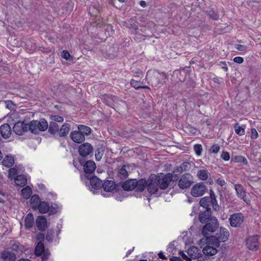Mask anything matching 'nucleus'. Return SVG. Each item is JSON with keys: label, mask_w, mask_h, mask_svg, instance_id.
<instances>
[{"label": "nucleus", "mask_w": 261, "mask_h": 261, "mask_svg": "<svg viewBox=\"0 0 261 261\" xmlns=\"http://www.w3.org/2000/svg\"><path fill=\"white\" fill-rule=\"evenodd\" d=\"M229 236V231L225 228L220 227L219 233L216 236H210L208 239V243H211L216 247H219L220 243L226 241Z\"/></svg>", "instance_id": "1"}, {"label": "nucleus", "mask_w": 261, "mask_h": 261, "mask_svg": "<svg viewBox=\"0 0 261 261\" xmlns=\"http://www.w3.org/2000/svg\"><path fill=\"white\" fill-rule=\"evenodd\" d=\"M218 221L216 217L212 218L211 219L205 223L202 228L201 232L204 237L206 238L208 242V239L210 238L209 232H215L218 227Z\"/></svg>", "instance_id": "2"}, {"label": "nucleus", "mask_w": 261, "mask_h": 261, "mask_svg": "<svg viewBox=\"0 0 261 261\" xmlns=\"http://www.w3.org/2000/svg\"><path fill=\"white\" fill-rule=\"evenodd\" d=\"M35 254L37 256L41 255V261H52L49 259L50 253L48 249H45L44 244L42 242H38L35 249Z\"/></svg>", "instance_id": "3"}, {"label": "nucleus", "mask_w": 261, "mask_h": 261, "mask_svg": "<svg viewBox=\"0 0 261 261\" xmlns=\"http://www.w3.org/2000/svg\"><path fill=\"white\" fill-rule=\"evenodd\" d=\"M166 75L164 73H160L158 71L152 72V76L150 79L151 85L155 87H160L163 83L165 82Z\"/></svg>", "instance_id": "4"}, {"label": "nucleus", "mask_w": 261, "mask_h": 261, "mask_svg": "<svg viewBox=\"0 0 261 261\" xmlns=\"http://www.w3.org/2000/svg\"><path fill=\"white\" fill-rule=\"evenodd\" d=\"M173 174L168 173L166 174L160 173V175L156 176L157 180H159L160 188L162 190H165L168 187L169 184L173 178Z\"/></svg>", "instance_id": "5"}, {"label": "nucleus", "mask_w": 261, "mask_h": 261, "mask_svg": "<svg viewBox=\"0 0 261 261\" xmlns=\"http://www.w3.org/2000/svg\"><path fill=\"white\" fill-rule=\"evenodd\" d=\"M193 182V176L190 173H185L178 180V186L181 189L185 190L190 188Z\"/></svg>", "instance_id": "6"}, {"label": "nucleus", "mask_w": 261, "mask_h": 261, "mask_svg": "<svg viewBox=\"0 0 261 261\" xmlns=\"http://www.w3.org/2000/svg\"><path fill=\"white\" fill-rule=\"evenodd\" d=\"M159 180L156 175H151L147 180V190L151 194H155L160 188Z\"/></svg>", "instance_id": "7"}, {"label": "nucleus", "mask_w": 261, "mask_h": 261, "mask_svg": "<svg viewBox=\"0 0 261 261\" xmlns=\"http://www.w3.org/2000/svg\"><path fill=\"white\" fill-rule=\"evenodd\" d=\"M206 190V187L202 182H198L195 184L191 189V194L195 197L202 196Z\"/></svg>", "instance_id": "8"}, {"label": "nucleus", "mask_w": 261, "mask_h": 261, "mask_svg": "<svg viewBox=\"0 0 261 261\" xmlns=\"http://www.w3.org/2000/svg\"><path fill=\"white\" fill-rule=\"evenodd\" d=\"M244 217L241 213H234L230 216L229 220L231 226L240 227L244 221Z\"/></svg>", "instance_id": "9"}, {"label": "nucleus", "mask_w": 261, "mask_h": 261, "mask_svg": "<svg viewBox=\"0 0 261 261\" xmlns=\"http://www.w3.org/2000/svg\"><path fill=\"white\" fill-rule=\"evenodd\" d=\"M78 151L81 156L86 157L93 153V147L91 144L84 143L80 145Z\"/></svg>", "instance_id": "10"}, {"label": "nucleus", "mask_w": 261, "mask_h": 261, "mask_svg": "<svg viewBox=\"0 0 261 261\" xmlns=\"http://www.w3.org/2000/svg\"><path fill=\"white\" fill-rule=\"evenodd\" d=\"M28 123L23 121H18L14 124L13 130L17 135H22L24 133L28 131Z\"/></svg>", "instance_id": "11"}, {"label": "nucleus", "mask_w": 261, "mask_h": 261, "mask_svg": "<svg viewBox=\"0 0 261 261\" xmlns=\"http://www.w3.org/2000/svg\"><path fill=\"white\" fill-rule=\"evenodd\" d=\"M80 164L84 166V171L85 174L87 175H90V174L94 172L96 165L95 163L92 161H87L84 165V161L82 160H79Z\"/></svg>", "instance_id": "12"}, {"label": "nucleus", "mask_w": 261, "mask_h": 261, "mask_svg": "<svg viewBox=\"0 0 261 261\" xmlns=\"http://www.w3.org/2000/svg\"><path fill=\"white\" fill-rule=\"evenodd\" d=\"M234 188L237 196L240 199L243 200L246 203H247L248 200L246 198V192L243 186L239 184H235L234 185Z\"/></svg>", "instance_id": "13"}, {"label": "nucleus", "mask_w": 261, "mask_h": 261, "mask_svg": "<svg viewBox=\"0 0 261 261\" xmlns=\"http://www.w3.org/2000/svg\"><path fill=\"white\" fill-rule=\"evenodd\" d=\"M246 245L249 250H257L258 247V236H250L246 240Z\"/></svg>", "instance_id": "14"}, {"label": "nucleus", "mask_w": 261, "mask_h": 261, "mask_svg": "<svg viewBox=\"0 0 261 261\" xmlns=\"http://www.w3.org/2000/svg\"><path fill=\"white\" fill-rule=\"evenodd\" d=\"M36 227L37 229L44 231L47 227V219L44 216H39L36 220Z\"/></svg>", "instance_id": "15"}, {"label": "nucleus", "mask_w": 261, "mask_h": 261, "mask_svg": "<svg viewBox=\"0 0 261 261\" xmlns=\"http://www.w3.org/2000/svg\"><path fill=\"white\" fill-rule=\"evenodd\" d=\"M87 178L89 179L90 186L92 189L97 190L102 188V181L96 176L87 175Z\"/></svg>", "instance_id": "16"}, {"label": "nucleus", "mask_w": 261, "mask_h": 261, "mask_svg": "<svg viewBox=\"0 0 261 261\" xmlns=\"http://www.w3.org/2000/svg\"><path fill=\"white\" fill-rule=\"evenodd\" d=\"M212 218L211 208H208L203 212H200L198 216L199 220L201 223H205Z\"/></svg>", "instance_id": "17"}, {"label": "nucleus", "mask_w": 261, "mask_h": 261, "mask_svg": "<svg viewBox=\"0 0 261 261\" xmlns=\"http://www.w3.org/2000/svg\"><path fill=\"white\" fill-rule=\"evenodd\" d=\"M71 139L75 143H81L85 141V138L81 132L78 130L71 132L70 135Z\"/></svg>", "instance_id": "18"}, {"label": "nucleus", "mask_w": 261, "mask_h": 261, "mask_svg": "<svg viewBox=\"0 0 261 261\" xmlns=\"http://www.w3.org/2000/svg\"><path fill=\"white\" fill-rule=\"evenodd\" d=\"M0 133L4 139L9 138L12 133L11 128L8 123H4L0 126Z\"/></svg>", "instance_id": "19"}, {"label": "nucleus", "mask_w": 261, "mask_h": 261, "mask_svg": "<svg viewBox=\"0 0 261 261\" xmlns=\"http://www.w3.org/2000/svg\"><path fill=\"white\" fill-rule=\"evenodd\" d=\"M1 258L3 261H15L16 254L12 251L4 250L1 253Z\"/></svg>", "instance_id": "20"}, {"label": "nucleus", "mask_w": 261, "mask_h": 261, "mask_svg": "<svg viewBox=\"0 0 261 261\" xmlns=\"http://www.w3.org/2000/svg\"><path fill=\"white\" fill-rule=\"evenodd\" d=\"M137 183V179H129L123 183L122 188L125 191L135 190Z\"/></svg>", "instance_id": "21"}, {"label": "nucleus", "mask_w": 261, "mask_h": 261, "mask_svg": "<svg viewBox=\"0 0 261 261\" xmlns=\"http://www.w3.org/2000/svg\"><path fill=\"white\" fill-rule=\"evenodd\" d=\"M188 255L191 258H199L201 255L200 250L196 247H190L187 250Z\"/></svg>", "instance_id": "22"}, {"label": "nucleus", "mask_w": 261, "mask_h": 261, "mask_svg": "<svg viewBox=\"0 0 261 261\" xmlns=\"http://www.w3.org/2000/svg\"><path fill=\"white\" fill-rule=\"evenodd\" d=\"M24 227L27 229H30L34 224V218L32 213L28 214L24 218Z\"/></svg>", "instance_id": "23"}, {"label": "nucleus", "mask_w": 261, "mask_h": 261, "mask_svg": "<svg viewBox=\"0 0 261 261\" xmlns=\"http://www.w3.org/2000/svg\"><path fill=\"white\" fill-rule=\"evenodd\" d=\"M15 162V158L14 155L12 154L6 155L3 159L2 163L4 166L10 168L13 166Z\"/></svg>", "instance_id": "24"}, {"label": "nucleus", "mask_w": 261, "mask_h": 261, "mask_svg": "<svg viewBox=\"0 0 261 261\" xmlns=\"http://www.w3.org/2000/svg\"><path fill=\"white\" fill-rule=\"evenodd\" d=\"M191 164L188 162H183L180 166H177L173 171V173H181L184 171H189L191 169Z\"/></svg>", "instance_id": "25"}, {"label": "nucleus", "mask_w": 261, "mask_h": 261, "mask_svg": "<svg viewBox=\"0 0 261 261\" xmlns=\"http://www.w3.org/2000/svg\"><path fill=\"white\" fill-rule=\"evenodd\" d=\"M71 129V125L69 123H65L61 128H59L58 135L60 137L67 136Z\"/></svg>", "instance_id": "26"}, {"label": "nucleus", "mask_w": 261, "mask_h": 261, "mask_svg": "<svg viewBox=\"0 0 261 261\" xmlns=\"http://www.w3.org/2000/svg\"><path fill=\"white\" fill-rule=\"evenodd\" d=\"M202 251L206 256H213L215 255L218 251L215 247L207 245L203 248Z\"/></svg>", "instance_id": "27"}, {"label": "nucleus", "mask_w": 261, "mask_h": 261, "mask_svg": "<svg viewBox=\"0 0 261 261\" xmlns=\"http://www.w3.org/2000/svg\"><path fill=\"white\" fill-rule=\"evenodd\" d=\"M102 187L105 192H112L115 187V182L112 180H106L102 184Z\"/></svg>", "instance_id": "28"}, {"label": "nucleus", "mask_w": 261, "mask_h": 261, "mask_svg": "<svg viewBox=\"0 0 261 261\" xmlns=\"http://www.w3.org/2000/svg\"><path fill=\"white\" fill-rule=\"evenodd\" d=\"M38 124H39L38 122V120H32L29 123H28L27 127L28 128V131L30 130L32 134H38L39 130L37 128L38 125Z\"/></svg>", "instance_id": "29"}, {"label": "nucleus", "mask_w": 261, "mask_h": 261, "mask_svg": "<svg viewBox=\"0 0 261 261\" xmlns=\"http://www.w3.org/2000/svg\"><path fill=\"white\" fill-rule=\"evenodd\" d=\"M137 184L135 187V190L137 192H142L147 186V180L142 178L139 180H137Z\"/></svg>", "instance_id": "30"}, {"label": "nucleus", "mask_w": 261, "mask_h": 261, "mask_svg": "<svg viewBox=\"0 0 261 261\" xmlns=\"http://www.w3.org/2000/svg\"><path fill=\"white\" fill-rule=\"evenodd\" d=\"M142 82H141L140 80H137L135 79H132L130 81L131 86L136 89H149V87L148 86H143L142 85Z\"/></svg>", "instance_id": "31"}, {"label": "nucleus", "mask_w": 261, "mask_h": 261, "mask_svg": "<svg viewBox=\"0 0 261 261\" xmlns=\"http://www.w3.org/2000/svg\"><path fill=\"white\" fill-rule=\"evenodd\" d=\"M48 131L51 135H55L59 131V125L54 121H51L48 124Z\"/></svg>", "instance_id": "32"}, {"label": "nucleus", "mask_w": 261, "mask_h": 261, "mask_svg": "<svg viewBox=\"0 0 261 261\" xmlns=\"http://www.w3.org/2000/svg\"><path fill=\"white\" fill-rule=\"evenodd\" d=\"M210 173L206 169H201L198 171L197 173V177L202 180H206L208 179Z\"/></svg>", "instance_id": "33"}, {"label": "nucleus", "mask_w": 261, "mask_h": 261, "mask_svg": "<svg viewBox=\"0 0 261 261\" xmlns=\"http://www.w3.org/2000/svg\"><path fill=\"white\" fill-rule=\"evenodd\" d=\"M40 202V198L37 195H33L30 199V203L32 208L34 210H37Z\"/></svg>", "instance_id": "34"}, {"label": "nucleus", "mask_w": 261, "mask_h": 261, "mask_svg": "<svg viewBox=\"0 0 261 261\" xmlns=\"http://www.w3.org/2000/svg\"><path fill=\"white\" fill-rule=\"evenodd\" d=\"M14 179L16 184L20 187H23L27 184V178L24 175H17Z\"/></svg>", "instance_id": "35"}, {"label": "nucleus", "mask_w": 261, "mask_h": 261, "mask_svg": "<svg viewBox=\"0 0 261 261\" xmlns=\"http://www.w3.org/2000/svg\"><path fill=\"white\" fill-rule=\"evenodd\" d=\"M37 209H38L40 213L46 214L49 210V203L45 201L40 202Z\"/></svg>", "instance_id": "36"}, {"label": "nucleus", "mask_w": 261, "mask_h": 261, "mask_svg": "<svg viewBox=\"0 0 261 261\" xmlns=\"http://www.w3.org/2000/svg\"><path fill=\"white\" fill-rule=\"evenodd\" d=\"M210 201L211 198L207 196H205L200 200L199 204L201 206L203 207V208H205V210H207L208 208H211V207H210L211 203Z\"/></svg>", "instance_id": "37"}, {"label": "nucleus", "mask_w": 261, "mask_h": 261, "mask_svg": "<svg viewBox=\"0 0 261 261\" xmlns=\"http://www.w3.org/2000/svg\"><path fill=\"white\" fill-rule=\"evenodd\" d=\"M129 167L126 165H123L117 173L118 176L121 178H125L128 176V172L126 170Z\"/></svg>", "instance_id": "38"}, {"label": "nucleus", "mask_w": 261, "mask_h": 261, "mask_svg": "<svg viewBox=\"0 0 261 261\" xmlns=\"http://www.w3.org/2000/svg\"><path fill=\"white\" fill-rule=\"evenodd\" d=\"M233 127L234 128L235 132L237 135L239 136H242L245 134V129L246 127V125H243L241 126L239 125L238 123H237L234 125Z\"/></svg>", "instance_id": "39"}, {"label": "nucleus", "mask_w": 261, "mask_h": 261, "mask_svg": "<svg viewBox=\"0 0 261 261\" xmlns=\"http://www.w3.org/2000/svg\"><path fill=\"white\" fill-rule=\"evenodd\" d=\"M78 130L84 135H89L91 133V128L89 126L84 125H79L78 126Z\"/></svg>", "instance_id": "40"}, {"label": "nucleus", "mask_w": 261, "mask_h": 261, "mask_svg": "<svg viewBox=\"0 0 261 261\" xmlns=\"http://www.w3.org/2000/svg\"><path fill=\"white\" fill-rule=\"evenodd\" d=\"M38 122L40 124H38V125L37 128L39 131H45L48 127L47 122L44 119H41L40 121H38Z\"/></svg>", "instance_id": "41"}, {"label": "nucleus", "mask_w": 261, "mask_h": 261, "mask_svg": "<svg viewBox=\"0 0 261 261\" xmlns=\"http://www.w3.org/2000/svg\"><path fill=\"white\" fill-rule=\"evenodd\" d=\"M18 172V167L15 166L13 168H11L8 170V177L11 179L15 178V176L17 174Z\"/></svg>", "instance_id": "42"}, {"label": "nucleus", "mask_w": 261, "mask_h": 261, "mask_svg": "<svg viewBox=\"0 0 261 261\" xmlns=\"http://www.w3.org/2000/svg\"><path fill=\"white\" fill-rule=\"evenodd\" d=\"M232 160L237 163H242L245 165H248V161L247 159L243 156L237 155L232 158Z\"/></svg>", "instance_id": "43"}, {"label": "nucleus", "mask_w": 261, "mask_h": 261, "mask_svg": "<svg viewBox=\"0 0 261 261\" xmlns=\"http://www.w3.org/2000/svg\"><path fill=\"white\" fill-rule=\"evenodd\" d=\"M61 208V205L57 203L52 204L50 206H49V214L50 215H54L57 213L59 212V210Z\"/></svg>", "instance_id": "44"}, {"label": "nucleus", "mask_w": 261, "mask_h": 261, "mask_svg": "<svg viewBox=\"0 0 261 261\" xmlns=\"http://www.w3.org/2000/svg\"><path fill=\"white\" fill-rule=\"evenodd\" d=\"M21 194L23 198L28 199L32 194V190L29 186H27L22 189Z\"/></svg>", "instance_id": "45"}, {"label": "nucleus", "mask_w": 261, "mask_h": 261, "mask_svg": "<svg viewBox=\"0 0 261 261\" xmlns=\"http://www.w3.org/2000/svg\"><path fill=\"white\" fill-rule=\"evenodd\" d=\"M211 203L213 209L214 211L218 212L220 210V207L218 204V201L216 199V197L211 198Z\"/></svg>", "instance_id": "46"}, {"label": "nucleus", "mask_w": 261, "mask_h": 261, "mask_svg": "<svg viewBox=\"0 0 261 261\" xmlns=\"http://www.w3.org/2000/svg\"><path fill=\"white\" fill-rule=\"evenodd\" d=\"M50 119L54 122H62L64 121L63 117L58 115H51L49 116Z\"/></svg>", "instance_id": "47"}, {"label": "nucleus", "mask_w": 261, "mask_h": 261, "mask_svg": "<svg viewBox=\"0 0 261 261\" xmlns=\"http://www.w3.org/2000/svg\"><path fill=\"white\" fill-rule=\"evenodd\" d=\"M194 150L196 155L198 156H200L201 154L202 146L201 144H195L194 146Z\"/></svg>", "instance_id": "48"}, {"label": "nucleus", "mask_w": 261, "mask_h": 261, "mask_svg": "<svg viewBox=\"0 0 261 261\" xmlns=\"http://www.w3.org/2000/svg\"><path fill=\"white\" fill-rule=\"evenodd\" d=\"M54 234V230L53 229H48L47 231L46 236V239L48 242H51L53 241V237Z\"/></svg>", "instance_id": "49"}, {"label": "nucleus", "mask_w": 261, "mask_h": 261, "mask_svg": "<svg viewBox=\"0 0 261 261\" xmlns=\"http://www.w3.org/2000/svg\"><path fill=\"white\" fill-rule=\"evenodd\" d=\"M4 102L6 105V108H7L10 110H12L14 109L15 105L12 100H4Z\"/></svg>", "instance_id": "50"}, {"label": "nucleus", "mask_w": 261, "mask_h": 261, "mask_svg": "<svg viewBox=\"0 0 261 261\" xmlns=\"http://www.w3.org/2000/svg\"><path fill=\"white\" fill-rule=\"evenodd\" d=\"M220 147L218 144L213 145L209 150L210 153H217L220 150Z\"/></svg>", "instance_id": "51"}, {"label": "nucleus", "mask_w": 261, "mask_h": 261, "mask_svg": "<svg viewBox=\"0 0 261 261\" xmlns=\"http://www.w3.org/2000/svg\"><path fill=\"white\" fill-rule=\"evenodd\" d=\"M222 158L225 161H228L230 159V154L228 152L223 151L221 155Z\"/></svg>", "instance_id": "52"}, {"label": "nucleus", "mask_w": 261, "mask_h": 261, "mask_svg": "<svg viewBox=\"0 0 261 261\" xmlns=\"http://www.w3.org/2000/svg\"><path fill=\"white\" fill-rule=\"evenodd\" d=\"M210 17L214 20H218L219 19V15L214 11L210 10L208 12Z\"/></svg>", "instance_id": "53"}, {"label": "nucleus", "mask_w": 261, "mask_h": 261, "mask_svg": "<svg viewBox=\"0 0 261 261\" xmlns=\"http://www.w3.org/2000/svg\"><path fill=\"white\" fill-rule=\"evenodd\" d=\"M258 136V133L256 131L255 128H252L251 129V138L252 139H256Z\"/></svg>", "instance_id": "54"}, {"label": "nucleus", "mask_w": 261, "mask_h": 261, "mask_svg": "<svg viewBox=\"0 0 261 261\" xmlns=\"http://www.w3.org/2000/svg\"><path fill=\"white\" fill-rule=\"evenodd\" d=\"M45 239V237L43 233L39 232L37 235V240L38 241V242H42L44 241Z\"/></svg>", "instance_id": "55"}, {"label": "nucleus", "mask_w": 261, "mask_h": 261, "mask_svg": "<svg viewBox=\"0 0 261 261\" xmlns=\"http://www.w3.org/2000/svg\"><path fill=\"white\" fill-rule=\"evenodd\" d=\"M235 48L239 51H245L247 49V47L241 44H235Z\"/></svg>", "instance_id": "56"}, {"label": "nucleus", "mask_w": 261, "mask_h": 261, "mask_svg": "<svg viewBox=\"0 0 261 261\" xmlns=\"http://www.w3.org/2000/svg\"><path fill=\"white\" fill-rule=\"evenodd\" d=\"M197 261H212V259L209 257L208 256L205 255L204 256H202V255H200V256L199 258H197Z\"/></svg>", "instance_id": "57"}, {"label": "nucleus", "mask_w": 261, "mask_h": 261, "mask_svg": "<svg viewBox=\"0 0 261 261\" xmlns=\"http://www.w3.org/2000/svg\"><path fill=\"white\" fill-rule=\"evenodd\" d=\"M71 55L66 50H63L62 53V57L64 58L66 60H68L70 59Z\"/></svg>", "instance_id": "58"}, {"label": "nucleus", "mask_w": 261, "mask_h": 261, "mask_svg": "<svg viewBox=\"0 0 261 261\" xmlns=\"http://www.w3.org/2000/svg\"><path fill=\"white\" fill-rule=\"evenodd\" d=\"M233 61L237 63L241 64L244 62V59L241 57H236L233 58Z\"/></svg>", "instance_id": "59"}, {"label": "nucleus", "mask_w": 261, "mask_h": 261, "mask_svg": "<svg viewBox=\"0 0 261 261\" xmlns=\"http://www.w3.org/2000/svg\"><path fill=\"white\" fill-rule=\"evenodd\" d=\"M216 182L218 185H220L221 187L223 186L225 184V182L224 180H223V179H222L221 178H218L216 180Z\"/></svg>", "instance_id": "60"}, {"label": "nucleus", "mask_w": 261, "mask_h": 261, "mask_svg": "<svg viewBox=\"0 0 261 261\" xmlns=\"http://www.w3.org/2000/svg\"><path fill=\"white\" fill-rule=\"evenodd\" d=\"M180 255L182 257V258L187 261H191V259L190 257H189L188 255H187L185 253L183 252H180Z\"/></svg>", "instance_id": "61"}, {"label": "nucleus", "mask_w": 261, "mask_h": 261, "mask_svg": "<svg viewBox=\"0 0 261 261\" xmlns=\"http://www.w3.org/2000/svg\"><path fill=\"white\" fill-rule=\"evenodd\" d=\"M175 245H174V242H171L169 244V245H168V250H169V251H173V250L175 249Z\"/></svg>", "instance_id": "62"}, {"label": "nucleus", "mask_w": 261, "mask_h": 261, "mask_svg": "<svg viewBox=\"0 0 261 261\" xmlns=\"http://www.w3.org/2000/svg\"><path fill=\"white\" fill-rule=\"evenodd\" d=\"M102 154L100 151L96 152L95 156L97 161H100L102 158Z\"/></svg>", "instance_id": "63"}, {"label": "nucleus", "mask_w": 261, "mask_h": 261, "mask_svg": "<svg viewBox=\"0 0 261 261\" xmlns=\"http://www.w3.org/2000/svg\"><path fill=\"white\" fill-rule=\"evenodd\" d=\"M62 227V225L61 223H58L57 224V233L58 236L61 233Z\"/></svg>", "instance_id": "64"}]
</instances>
